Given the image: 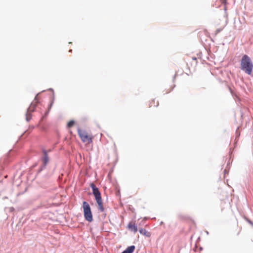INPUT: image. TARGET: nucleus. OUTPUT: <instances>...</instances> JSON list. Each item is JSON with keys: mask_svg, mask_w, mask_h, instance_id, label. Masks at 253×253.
Instances as JSON below:
<instances>
[{"mask_svg": "<svg viewBox=\"0 0 253 253\" xmlns=\"http://www.w3.org/2000/svg\"><path fill=\"white\" fill-rule=\"evenodd\" d=\"M135 249V247L134 246H130L126 248V249L123 251L122 253H132L134 252Z\"/></svg>", "mask_w": 253, "mask_h": 253, "instance_id": "423d86ee", "label": "nucleus"}, {"mask_svg": "<svg viewBox=\"0 0 253 253\" xmlns=\"http://www.w3.org/2000/svg\"><path fill=\"white\" fill-rule=\"evenodd\" d=\"M44 156L43 158V161L44 165H46V164L48 163V158L47 154L45 151L44 152Z\"/></svg>", "mask_w": 253, "mask_h": 253, "instance_id": "1a4fd4ad", "label": "nucleus"}, {"mask_svg": "<svg viewBox=\"0 0 253 253\" xmlns=\"http://www.w3.org/2000/svg\"><path fill=\"white\" fill-rule=\"evenodd\" d=\"M90 186L92 189V193L98 204V210L101 212L103 211L104 207L100 192H99L98 188L96 187L94 183H91Z\"/></svg>", "mask_w": 253, "mask_h": 253, "instance_id": "f03ea898", "label": "nucleus"}, {"mask_svg": "<svg viewBox=\"0 0 253 253\" xmlns=\"http://www.w3.org/2000/svg\"><path fill=\"white\" fill-rule=\"evenodd\" d=\"M75 124V122L73 120L69 121L68 123L67 126L69 128L72 127Z\"/></svg>", "mask_w": 253, "mask_h": 253, "instance_id": "9d476101", "label": "nucleus"}, {"mask_svg": "<svg viewBox=\"0 0 253 253\" xmlns=\"http://www.w3.org/2000/svg\"><path fill=\"white\" fill-rule=\"evenodd\" d=\"M83 208L84 218L87 221L90 222L93 220L92 214L88 203L85 201L83 202Z\"/></svg>", "mask_w": 253, "mask_h": 253, "instance_id": "20e7f679", "label": "nucleus"}, {"mask_svg": "<svg viewBox=\"0 0 253 253\" xmlns=\"http://www.w3.org/2000/svg\"><path fill=\"white\" fill-rule=\"evenodd\" d=\"M253 68V65L251 58L247 55H244L241 61V69L248 75H251Z\"/></svg>", "mask_w": 253, "mask_h": 253, "instance_id": "f257e3e1", "label": "nucleus"}, {"mask_svg": "<svg viewBox=\"0 0 253 253\" xmlns=\"http://www.w3.org/2000/svg\"><path fill=\"white\" fill-rule=\"evenodd\" d=\"M139 232L144 236H146L147 237H150L151 234L150 232H148L147 230H146L145 229L141 228L139 229Z\"/></svg>", "mask_w": 253, "mask_h": 253, "instance_id": "6e6552de", "label": "nucleus"}, {"mask_svg": "<svg viewBox=\"0 0 253 253\" xmlns=\"http://www.w3.org/2000/svg\"><path fill=\"white\" fill-rule=\"evenodd\" d=\"M220 1L222 3H223L225 5L224 9L226 10V5L227 4V0H220Z\"/></svg>", "mask_w": 253, "mask_h": 253, "instance_id": "9b49d317", "label": "nucleus"}, {"mask_svg": "<svg viewBox=\"0 0 253 253\" xmlns=\"http://www.w3.org/2000/svg\"><path fill=\"white\" fill-rule=\"evenodd\" d=\"M127 228L128 230L133 231L134 233L137 232V228L135 223L133 221H130L127 224Z\"/></svg>", "mask_w": 253, "mask_h": 253, "instance_id": "39448f33", "label": "nucleus"}, {"mask_svg": "<svg viewBox=\"0 0 253 253\" xmlns=\"http://www.w3.org/2000/svg\"><path fill=\"white\" fill-rule=\"evenodd\" d=\"M193 59L194 60H197V58L196 57H193Z\"/></svg>", "mask_w": 253, "mask_h": 253, "instance_id": "f8f14e48", "label": "nucleus"}, {"mask_svg": "<svg viewBox=\"0 0 253 253\" xmlns=\"http://www.w3.org/2000/svg\"><path fill=\"white\" fill-rule=\"evenodd\" d=\"M159 105V102L155 99H152L149 102V107H157Z\"/></svg>", "mask_w": 253, "mask_h": 253, "instance_id": "0eeeda50", "label": "nucleus"}, {"mask_svg": "<svg viewBox=\"0 0 253 253\" xmlns=\"http://www.w3.org/2000/svg\"><path fill=\"white\" fill-rule=\"evenodd\" d=\"M78 134L83 143L90 144L92 142L93 136L86 130L78 129Z\"/></svg>", "mask_w": 253, "mask_h": 253, "instance_id": "7ed1b4c3", "label": "nucleus"}]
</instances>
